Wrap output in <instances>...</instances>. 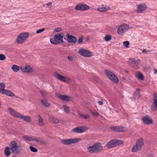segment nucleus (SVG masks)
Wrapping results in <instances>:
<instances>
[{"mask_svg":"<svg viewBox=\"0 0 157 157\" xmlns=\"http://www.w3.org/2000/svg\"><path fill=\"white\" fill-rule=\"evenodd\" d=\"M40 93L43 97L45 98L46 97L47 94L45 92L40 90Z\"/></svg>","mask_w":157,"mask_h":157,"instance_id":"45","label":"nucleus"},{"mask_svg":"<svg viewBox=\"0 0 157 157\" xmlns=\"http://www.w3.org/2000/svg\"><path fill=\"white\" fill-rule=\"evenodd\" d=\"M63 108L65 112L67 113H69L70 112V110L69 108L67 105H64L63 106Z\"/></svg>","mask_w":157,"mask_h":157,"instance_id":"37","label":"nucleus"},{"mask_svg":"<svg viewBox=\"0 0 157 157\" xmlns=\"http://www.w3.org/2000/svg\"><path fill=\"white\" fill-rule=\"evenodd\" d=\"M64 36V34L63 33H59L55 35L54 36V39H50V41L52 44L55 45L63 43Z\"/></svg>","mask_w":157,"mask_h":157,"instance_id":"4","label":"nucleus"},{"mask_svg":"<svg viewBox=\"0 0 157 157\" xmlns=\"http://www.w3.org/2000/svg\"><path fill=\"white\" fill-rule=\"evenodd\" d=\"M49 4H50V5L52 4V3L50 2Z\"/></svg>","mask_w":157,"mask_h":157,"instance_id":"57","label":"nucleus"},{"mask_svg":"<svg viewBox=\"0 0 157 157\" xmlns=\"http://www.w3.org/2000/svg\"><path fill=\"white\" fill-rule=\"evenodd\" d=\"M13 157H17L16 156H14Z\"/></svg>","mask_w":157,"mask_h":157,"instance_id":"56","label":"nucleus"},{"mask_svg":"<svg viewBox=\"0 0 157 157\" xmlns=\"http://www.w3.org/2000/svg\"><path fill=\"white\" fill-rule=\"evenodd\" d=\"M54 75L56 78L62 82L68 83L71 82V80L70 78L64 76L59 73L57 72H55L54 73Z\"/></svg>","mask_w":157,"mask_h":157,"instance_id":"10","label":"nucleus"},{"mask_svg":"<svg viewBox=\"0 0 157 157\" xmlns=\"http://www.w3.org/2000/svg\"><path fill=\"white\" fill-rule=\"evenodd\" d=\"M123 143L124 141L122 140L113 139L109 141L107 143L106 146L108 148L111 149L121 145Z\"/></svg>","mask_w":157,"mask_h":157,"instance_id":"5","label":"nucleus"},{"mask_svg":"<svg viewBox=\"0 0 157 157\" xmlns=\"http://www.w3.org/2000/svg\"><path fill=\"white\" fill-rule=\"evenodd\" d=\"M22 138L26 141H31L33 140V137H30L26 135L23 136Z\"/></svg>","mask_w":157,"mask_h":157,"instance_id":"33","label":"nucleus"},{"mask_svg":"<svg viewBox=\"0 0 157 157\" xmlns=\"http://www.w3.org/2000/svg\"><path fill=\"white\" fill-rule=\"evenodd\" d=\"M5 84L3 83H0V93H2L5 90Z\"/></svg>","mask_w":157,"mask_h":157,"instance_id":"34","label":"nucleus"},{"mask_svg":"<svg viewBox=\"0 0 157 157\" xmlns=\"http://www.w3.org/2000/svg\"><path fill=\"white\" fill-rule=\"evenodd\" d=\"M8 111L10 115L12 117L19 118L21 113L18 112L13 108L9 107L8 109Z\"/></svg>","mask_w":157,"mask_h":157,"instance_id":"15","label":"nucleus"},{"mask_svg":"<svg viewBox=\"0 0 157 157\" xmlns=\"http://www.w3.org/2000/svg\"><path fill=\"white\" fill-rule=\"evenodd\" d=\"M8 111L10 115L12 117L19 118L21 113L18 112L13 108L9 107L8 109Z\"/></svg>","mask_w":157,"mask_h":157,"instance_id":"16","label":"nucleus"},{"mask_svg":"<svg viewBox=\"0 0 157 157\" xmlns=\"http://www.w3.org/2000/svg\"><path fill=\"white\" fill-rule=\"evenodd\" d=\"M79 115L81 117L85 119H89L90 118V116L87 114H84L80 113Z\"/></svg>","mask_w":157,"mask_h":157,"instance_id":"35","label":"nucleus"},{"mask_svg":"<svg viewBox=\"0 0 157 157\" xmlns=\"http://www.w3.org/2000/svg\"><path fill=\"white\" fill-rule=\"evenodd\" d=\"M98 104L100 105H103V103L102 101H99L98 102Z\"/></svg>","mask_w":157,"mask_h":157,"instance_id":"50","label":"nucleus"},{"mask_svg":"<svg viewBox=\"0 0 157 157\" xmlns=\"http://www.w3.org/2000/svg\"><path fill=\"white\" fill-rule=\"evenodd\" d=\"M29 36L28 32H22L19 34L16 39V43L18 44H22L25 42Z\"/></svg>","mask_w":157,"mask_h":157,"instance_id":"1","label":"nucleus"},{"mask_svg":"<svg viewBox=\"0 0 157 157\" xmlns=\"http://www.w3.org/2000/svg\"><path fill=\"white\" fill-rule=\"evenodd\" d=\"M2 94H5L9 96L13 97L14 96L13 93L11 91L8 90H5Z\"/></svg>","mask_w":157,"mask_h":157,"instance_id":"27","label":"nucleus"},{"mask_svg":"<svg viewBox=\"0 0 157 157\" xmlns=\"http://www.w3.org/2000/svg\"><path fill=\"white\" fill-rule=\"evenodd\" d=\"M21 70L24 72L27 73H32L33 72V70L31 66H26L24 68L20 67Z\"/></svg>","mask_w":157,"mask_h":157,"instance_id":"20","label":"nucleus"},{"mask_svg":"<svg viewBox=\"0 0 157 157\" xmlns=\"http://www.w3.org/2000/svg\"><path fill=\"white\" fill-rule=\"evenodd\" d=\"M67 41L68 43H75L77 41L76 38L73 36L70 35L68 34L67 35Z\"/></svg>","mask_w":157,"mask_h":157,"instance_id":"21","label":"nucleus"},{"mask_svg":"<svg viewBox=\"0 0 157 157\" xmlns=\"http://www.w3.org/2000/svg\"><path fill=\"white\" fill-rule=\"evenodd\" d=\"M41 101L44 106L45 107H48L49 106V103H48V101L46 99H41Z\"/></svg>","mask_w":157,"mask_h":157,"instance_id":"31","label":"nucleus"},{"mask_svg":"<svg viewBox=\"0 0 157 157\" xmlns=\"http://www.w3.org/2000/svg\"><path fill=\"white\" fill-rule=\"evenodd\" d=\"M11 69L13 72H16L18 71L20 69L18 66L14 64L12 66Z\"/></svg>","mask_w":157,"mask_h":157,"instance_id":"30","label":"nucleus"},{"mask_svg":"<svg viewBox=\"0 0 157 157\" xmlns=\"http://www.w3.org/2000/svg\"><path fill=\"white\" fill-rule=\"evenodd\" d=\"M90 112L92 115L94 117H98L100 115V114L98 112L93 110H91Z\"/></svg>","mask_w":157,"mask_h":157,"instance_id":"38","label":"nucleus"},{"mask_svg":"<svg viewBox=\"0 0 157 157\" xmlns=\"http://www.w3.org/2000/svg\"><path fill=\"white\" fill-rule=\"evenodd\" d=\"M29 147H30V150L32 151H33L34 152H36L38 151L37 149H36V148L33 147L32 146H30Z\"/></svg>","mask_w":157,"mask_h":157,"instance_id":"42","label":"nucleus"},{"mask_svg":"<svg viewBox=\"0 0 157 157\" xmlns=\"http://www.w3.org/2000/svg\"><path fill=\"white\" fill-rule=\"evenodd\" d=\"M102 150V147L100 143H97L93 146L89 147L87 148V151L90 153H98Z\"/></svg>","mask_w":157,"mask_h":157,"instance_id":"3","label":"nucleus"},{"mask_svg":"<svg viewBox=\"0 0 157 157\" xmlns=\"http://www.w3.org/2000/svg\"><path fill=\"white\" fill-rule=\"evenodd\" d=\"M38 124L40 126H43L44 125V123L43 119L40 115H38Z\"/></svg>","mask_w":157,"mask_h":157,"instance_id":"28","label":"nucleus"},{"mask_svg":"<svg viewBox=\"0 0 157 157\" xmlns=\"http://www.w3.org/2000/svg\"><path fill=\"white\" fill-rule=\"evenodd\" d=\"M62 30V28L61 27L57 28L54 29V32L55 31L57 32H60Z\"/></svg>","mask_w":157,"mask_h":157,"instance_id":"47","label":"nucleus"},{"mask_svg":"<svg viewBox=\"0 0 157 157\" xmlns=\"http://www.w3.org/2000/svg\"><path fill=\"white\" fill-rule=\"evenodd\" d=\"M140 90L139 89H138L135 92L134 94V96L135 98H139L140 97Z\"/></svg>","mask_w":157,"mask_h":157,"instance_id":"32","label":"nucleus"},{"mask_svg":"<svg viewBox=\"0 0 157 157\" xmlns=\"http://www.w3.org/2000/svg\"><path fill=\"white\" fill-rule=\"evenodd\" d=\"M89 129V128L86 126L78 127L72 130V131L77 133H83Z\"/></svg>","mask_w":157,"mask_h":157,"instance_id":"14","label":"nucleus"},{"mask_svg":"<svg viewBox=\"0 0 157 157\" xmlns=\"http://www.w3.org/2000/svg\"><path fill=\"white\" fill-rule=\"evenodd\" d=\"M151 109L153 111L157 110V98L153 99V102L151 105Z\"/></svg>","mask_w":157,"mask_h":157,"instance_id":"24","label":"nucleus"},{"mask_svg":"<svg viewBox=\"0 0 157 157\" xmlns=\"http://www.w3.org/2000/svg\"><path fill=\"white\" fill-rule=\"evenodd\" d=\"M130 29L129 25L126 23L121 25L117 29V33L120 35H123L128 31Z\"/></svg>","mask_w":157,"mask_h":157,"instance_id":"7","label":"nucleus"},{"mask_svg":"<svg viewBox=\"0 0 157 157\" xmlns=\"http://www.w3.org/2000/svg\"><path fill=\"white\" fill-rule=\"evenodd\" d=\"M110 10V8L108 6L102 5L97 8V10L99 12H105Z\"/></svg>","mask_w":157,"mask_h":157,"instance_id":"23","label":"nucleus"},{"mask_svg":"<svg viewBox=\"0 0 157 157\" xmlns=\"http://www.w3.org/2000/svg\"><path fill=\"white\" fill-rule=\"evenodd\" d=\"M67 58L68 60L70 61H72L73 60V57L71 56H68Z\"/></svg>","mask_w":157,"mask_h":157,"instance_id":"48","label":"nucleus"},{"mask_svg":"<svg viewBox=\"0 0 157 157\" xmlns=\"http://www.w3.org/2000/svg\"><path fill=\"white\" fill-rule=\"evenodd\" d=\"M104 72L106 75L112 82L117 83L118 82L119 80L118 78L113 73L107 70H105Z\"/></svg>","mask_w":157,"mask_h":157,"instance_id":"8","label":"nucleus"},{"mask_svg":"<svg viewBox=\"0 0 157 157\" xmlns=\"http://www.w3.org/2000/svg\"><path fill=\"white\" fill-rule=\"evenodd\" d=\"M6 59V57L3 54H0V60L2 61L5 60Z\"/></svg>","mask_w":157,"mask_h":157,"instance_id":"43","label":"nucleus"},{"mask_svg":"<svg viewBox=\"0 0 157 157\" xmlns=\"http://www.w3.org/2000/svg\"><path fill=\"white\" fill-rule=\"evenodd\" d=\"M83 36H82L81 37H80L79 38L78 40V44H81L83 42Z\"/></svg>","mask_w":157,"mask_h":157,"instance_id":"46","label":"nucleus"},{"mask_svg":"<svg viewBox=\"0 0 157 157\" xmlns=\"http://www.w3.org/2000/svg\"><path fill=\"white\" fill-rule=\"evenodd\" d=\"M123 44L124 46L126 48H129V45L130 44L129 42L128 41H126L123 42Z\"/></svg>","mask_w":157,"mask_h":157,"instance_id":"40","label":"nucleus"},{"mask_svg":"<svg viewBox=\"0 0 157 157\" xmlns=\"http://www.w3.org/2000/svg\"><path fill=\"white\" fill-rule=\"evenodd\" d=\"M33 141H36L37 143L40 144H43L44 145L48 144V143L44 141L40 138H39L38 139L36 137L33 136Z\"/></svg>","mask_w":157,"mask_h":157,"instance_id":"25","label":"nucleus"},{"mask_svg":"<svg viewBox=\"0 0 157 157\" xmlns=\"http://www.w3.org/2000/svg\"><path fill=\"white\" fill-rule=\"evenodd\" d=\"M56 97L61 100L67 101L71 100V97L68 95H62L59 93L56 94Z\"/></svg>","mask_w":157,"mask_h":157,"instance_id":"17","label":"nucleus"},{"mask_svg":"<svg viewBox=\"0 0 157 157\" xmlns=\"http://www.w3.org/2000/svg\"><path fill=\"white\" fill-rule=\"evenodd\" d=\"M16 98H19V97H17Z\"/></svg>","mask_w":157,"mask_h":157,"instance_id":"58","label":"nucleus"},{"mask_svg":"<svg viewBox=\"0 0 157 157\" xmlns=\"http://www.w3.org/2000/svg\"><path fill=\"white\" fill-rule=\"evenodd\" d=\"M154 74L157 75V70L155 68L154 69Z\"/></svg>","mask_w":157,"mask_h":157,"instance_id":"51","label":"nucleus"},{"mask_svg":"<svg viewBox=\"0 0 157 157\" xmlns=\"http://www.w3.org/2000/svg\"><path fill=\"white\" fill-rule=\"evenodd\" d=\"M51 120L56 124H57L59 122V121L58 119L53 117L51 118Z\"/></svg>","mask_w":157,"mask_h":157,"instance_id":"41","label":"nucleus"},{"mask_svg":"<svg viewBox=\"0 0 157 157\" xmlns=\"http://www.w3.org/2000/svg\"><path fill=\"white\" fill-rule=\"evenodd\" d=\"M47 6H49V3H48L47 4Z\"/></svg>","mask_w":157,"mask_h":157,"instance_id":"55","label":"nucleus"},{"mask_svg":"<svg viewBox=\"0 0 157 157\" xmlns=\"http://www.w3.org/2000/svg\"><path fill=\"white\" fill-rule=\"evenodd\" d=\"M122 79L124 80H126V78L124 77H123L122 78Z\"/></svg>","mask_w":157,"mask_h":157,"instance_id":"53","label":"nucleus"},{"mask_svg":"<svg viewBox=\"0 0 157 157\" xmlns=\"http://www.w3.org/2000/svg\"><path fill=\"white\" fill-rule=\"evenodd\" d=\"M81 140V138H75L71 139H65L61 140V143L66 145H69L72 144L76 143Z\"/></svg>","mask_w":157,"mask_h":157,"instance_id":"9","label":"nucleus"},{"mask_svg":"<svg viewBox=\"0 0 157 157\" xmlns=\"http://www.w3.org/2000/svg\"><path fill=\"white\" fill-rule=\"evenodd\" d=\"M147 8V6L144 3H142L137 5L136 12L138 13H141L144 12Z\"/></svg>","mask_w":157,"mask_h":157,"instance_id":"12","label":"nucleus"},{"mask_svg":"<svg viewBox=\"0 0 157 157\" xmlns=\"http://www.w3.org/2000/svg\"><path fill=\"white\" fill-rule=\"evenodd\" d=\"M19 119L23 120L25 121L28 122H31L32 121V118L30 116H25L21 114Z\"/></svg>","mask_w":157,"mask_h":157,"instance_id":"22","label":"nucleus"},{"mask_svg":"<svg viewBox=\"0 0 157 157\" xmlns=\"http://www.w3.org/2000/svg\"><path fill=\"white\" fill-rule=\"evenodd\" d=\"M136 78L142 80H144V77L143 74L140 72H137L135 74Z\"/></svg>","mask_w":157,"mask_h":157,"instance_id":"26","label":"nucleus"},{"mask_svg":"<svg viewBox=\"0 0 157 157\" xmlns=\"http://www.w3.org/2000/svg\"><path fill=\"white\" fill-rule=\"evenodd\" d=\"M45 30V29L44 28H43L42 29H40L39 30H37L36 32V34H38L41 33L42 32H44Z\"/></svg>","mask_w":157,"mask_h":157,"instance_id":"44","label":"nucleus"},{"mask_svg":"<svg viewBox=\"0 0 157 157\" xmlns=\"http://www.w3.org/2000/svg\"><path fill=\"white\" fill-rule=\"evenodd\" d=\"M144 139L143 138H140L138 139L136 141L135 145L132 148V152H135L140 150L144 146Z\"/></svg>","mask_w":157,"mask_h":157,"instance_id":"2","label":"nucleus"},{"mask_svg":"<svg viewBox=\"0 0 157 157\" xmlns=\"http://www.w3.org/2000/svg\"><path fill=\"white\" fill-rule=\"evenodd\" d=\"M111 130L116 132H125L126 131L125 128L121 126H112L110 127Z\"/></svg>","mask_w":157,"mask_h":157,"instance_id":"19","label":"nucleus"},{"mask_svg":"<svg viewBox=\"0 0 157 157\" xmlns=\"http://www.w3.org/2000/svg\"><path fill=\"white\" fill-rule=\"evenodd\" d=\"M112 39V36L110 35H106L104 37V40L106 41H109Z\"/></svg>","mask_w":157,"mask_h":157,"instance_id":"39","label":"nucleus"},{"mask_svg":"<svg viewBox=\"0 0 157 157\" xmlns=\"http://www.w3.org/2000/svg\"><path fill=\"white\" fill-rule=\"evenodd\" d=\"M10 147L12 151L15 154L20 153L22 150V146H17V142L15 141H13L11 142Z\"/></svg>","mask_w":157,"mask_h":157,"instance_id":"6","label":"nucleus"},{"mask_svg":"<svg viewBox=\"0 0 157 157\" xmlns=\"http://www.w3.org/2000/svg\"><path fill=\"white\" fill-rule=\"evenodd\" d=\"M5 153L6 156H9L11 154L10 148L8 147H6L5 148Z\"/></svg>","mask_w":157,"mask_h":157,"instance_id":"36","label":"nucleus"},{"mask_svg":"<svg viewBox=\"0 0 157 157\" xmlns=\"http://www.w3.org/2000/svg\"><path fill=\"white\" fill-rule=\"evenodd\" d=\"M140 63L139 64V65L135 63V65H134V68L136 69H138L140 67Z\"/></svg>","mask_w":157,"mask_h":157,"instance_id":"49","label":"nucleus"},{"mask_svg":"<svg viewBox=\"0 0 157 157\" xmlns=\"http://www.w3.org/2000/svg\"><path fill=\"white\" fill-rule=\"evenodd\" d=\"M89 9V7L87 5L83 3H79L77 5L75 10L77 11H83Z\"/></svg>","mask_w":157,"mask_h":157,"instance_id":"13","label":"nucleus"},{"mask_svg":"<svg viewBox=\"0 0 157 157\" xmlns=\"http://www.w3.org/2000/svg\"><path fill=\"white\" fill-rule=\"evenodd\" d=\"M78 53L80 55L86 57H91L93 55L91 52L83 48L79 49Z\"/></svg>","mask_w":157,"mask_h":157,"instance_id":"11","label":"nucleus"},{"mask_svg":"<svg viewBox=\"0 0 157 157\" xmlns=\"http://www.w3.org/2000/svg\"><path fill=\"white\" fill-rule=\"evenodd\" d=\"M124 71L126 73H128V71L127 70H125Z\"/></svg>","mask_w":157,"mask_h":157,"instance_id":"54","label":"nucleus"},{"mask_svg":"<svg viewBox=\"0 0 157 157\" xmlns=\"http://www.w3.org/2000/svg\"><path fill=\"white\" fill-rule=\"evenodd\" d=\"M128 62L129 63L131 62L137 64L139 65L140 63V61L139 59L136 60L135 59H129L128 60Z\"/></svg>","mask_w":157,"mask_h":157,"instance_id":"29","label":"nucleus"},{"mask_svg":"<svg viewBox=\"0 0 157 157\" xmlns=\"http://www.w3.org/2000/svg\"><path fill=\"white\" fill-rule=\"evenodd\" d=\"M142 120L144 124L147 125L151 124L153 123L152 119L148 115H147L142 117Z\"/></svg>","mask_w":157,"mask_h":157,"instance_id":"18","label":"nucleus"},{"mask_svg":"<svg viewBox=\"0 0 157 157\" xmlns=\"http://www.w3.org/2000/svg\"><path fill=\"white\" fill-rule=\"evenodd\" d=\"M147 52L145 50H144L142 51V53H146Z\"/></svg>","mask_w":157,"mask_h":157,"instance_id":"52","label":"nucleus"}]
</instances>
